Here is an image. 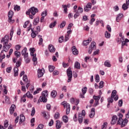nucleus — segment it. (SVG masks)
Returning <instances> with one entry per match:
<instances>
[{
  "mask_svg": "<svg viewBox=\"0 0 129 129\" xmlns=\"http://www.w3.org/2000/svg\"><path fill=\"white\" fill-rule=\"evenodd\" d=\"M22 56H24V58H28L29 57V53L27 52V47H25L21 52Z\"/></svg>",
  "mask_w": 129,
  "mask_h": 129,
  "instance_id": "nucleus-11",
  "label": "nucleus"
},
{
  "mask_svg": "<svg viewBox=\"0 0 129 129\" xmlns=\"http://www.w3.org/2000/svg\"><path fill=\"white\" fill-rule=\"evenodd\" d=\"M21 48H22V46L20 45H17L15 46V49L16 51H19V50H20Z\"/></svg>",
  "mask_w": 129,
  "mask_h": 129,
  "instance_id": "nucleus-55",
  "label": "nucleus"
},
{
  "mask_svg": "<svg viewBox=\"0 0 129 129\" xmlns=\"http://www.w3.org/2000/svg\"><path fill=\"white\" fill-rule=\"evenodd\" d=\"M117 92L116 90H114L112 91L111 95V97H109L108 98V102L109 103H112L113 102V99L114 100L116 101L117 100H118V96L116 95Z\"/></svg>",
  "mask_w": 129,
  "mask_h": 129,
  "instance_id": "nucleus-2",
  "label": "nucleus"
},
{
  "mask_svg": "<svg viewBox=\"0 0 129 129\" xmlns=\"http://www.w3.org/2000/svg\"><path fill=\"white\" fill-rule=\"evenodd\" d=\"M31 13V15L35 16L36 13H38V9L35 7H31L28 11L26 12V15H30Z\"/></svg>",
  "mask_w": 129,
  "mask_h": 129,
  "instance_id": "nucleus-5",
  "label": "nucleus"
},
{
  "mask_svg": "<svg viewBox=\"0 0 129 129\" xmlns=\"http://www.w3.org/2000/svg\"><path fill=\"white\" fill-rule=\"evenodd\" d=\"M15 55L16 57H17V58H19V57H21V52L16 51L15 52Z\"/></svg>",
  "mask_w": 129,
  "mask_h": 129,
  "instance_id": "nucleus-48",
  "label": "nucleus"
},
{
  "mask_svg": "<svg viewBox=\"0 0 129 129\" xmlns=\"http://www.w3.org/2000/svg\"><path fill=\"white\" fill-rule=\"evenodd\" d=\"M95 81L97 83L99 82V75H96L95 77Z\"/></svg>",
  "mask_w": 129,
  "mask_h": 129,
  "instance_id": "nucleus-54",
  "label": "nucleus"
},
{
  "mask_svg": "<svg viewBox=\"0 0 129 129\" xmlns=\"http://www.w3.org/2000/svg\"><path fill=\"white\" fill-rule=\"evenodd\" d=\"M14 11H17V12H19L20 10H21V7L18 5L14 6Z\"/></svg>",
  "mask_w": 129,
  "mask_h": 129,
  "instance_id": "nucleus-43",
  "label": "nucleus"
},
{
  "mask_svg": "<svg viewBox=\"0 0 129 129\" xmlns=\"http://www.w3.org/2000/svg\"><path fill=\"white\" fill-rule=\"evenodd\" d=\"M124 40V37H121L120 38H117L116 41L117 43H118L119 44H120L121 42H122V41H123Z\"/></svg>",
  "mask_w": 129,
  "mask_h": 129,
  "instance_id": "nucleus-40",
  "label": "nucleus"
},
{
  "mask_svg": "<svg viewBox=\"0 0 129 129\" xmlns=\"http://www.w3.org/2000/svg\"><path fill=\"white\" fill-rule=\"evenodd\" d=\"M61 105H63L64 107H66V114H69L70 112V104L67 103V102L63 101L61 103Z\"/></svg>",
  "mask_w": 129,
  "mask_h": 129,
  "instance_id": "nucleus-6",
  "label": "nucleus"
},
{
  "mask_svg": "<svg viewBox=\"0 0 129 129\" xmlns=\"http://www.w3.org/2000/svg\"><path fill=\"white\" fill-rule=\"evenodd\" d=\"M62 120L66 123L68 122V117L67 115H64L62 117Z\"/></svg>",
  "mask_w": 129,
  "mask_h": 129,
  "instance_id": "nucleus-38",
  "label": "nucleus"
},
{
  "mask_svg": "<svg viewBox=\"0 0 129 129\" xmlns=\"http://www.w3.org/2000/svg\"><path fill=\"white\" fill-rule=\"evenodd\" d=\"M67 75L68 77V82H71V80L72 79V71H71V69H69L67 71Z\"/></svg>",
  "mask_w": 129,
  "mask_h": 129,
  "instance_id": "nucleus-10",
  "label": "nucleus"
},
{
  "mask_svg": "<svg viewBox=\"0 0 129 129\" xmlns=\"http://www.w3.org/2000/svg\"><path fill=\"white\" fill-rule=\"evenodd\" d=\"M104 82L103 81H101L99 83V88L100 89L101 88H103V86H104Z\"/></svg>",
  "mask_w": 129,
  "mask_h": 129,
  "instance_id": "nucleus-47",
  "label": "nucleus"
},
{
  "mask_svg": "<svg viewBox=\"0 0 129 129\" xmlns=\"http://www.w3.org/2000/svg\"><path fill=\"white\" fill-rule=\"evenodd\" d=\"M122 9L123 11H126L128 9V6L126 4H123L122 6Z\"/></svg>",
  "mask_w": 129,
  "mask_h": 129,
  "instance_id": "nucleus-35",
  "label": "nucleus"
},
{
  "mask_svg": "<svg viewBox=\"0 0 129 129\" xmlns=\"http://www.w3.org/2000/svg\"><path fill=\"white\" fill-rule=\"evenodd\" d=\"M91 7H92V4L91 3H88L84 7L85 12H89L91 10Z\"/></svg>",
  "mask_w": 129,
  "mask_h": 129,
  "instance_id": "nucleus-12",
  "label": "nucleus"
},
{
  "mask_svg": "<svg viewBox=\"0 0 129 129\" xmlns=\"http://www.w3.org/2000/svg\"><path fill=\"white\" fill-rule=\"evenodd\" d=\"M122 43H121V48H123V46H127V43L129 42V40L127 39H125L124 41H122Z\"/></svg>",
  "mask_w": 129,
  "mask_h": 129,
  "instance_id": "nucleus-25",
  "label": "nucleus"
},
{
  "mask_svg": "<svg viewBox=\"0 0 129 129\" xmlns=\"http://www.w3.org/2000/svg\"><path fill=\"white\" fill-rule=\"evenodd\" d=\"M44 70H41V69H38L37 71V73H38V76L37 77L38 78H41L44 75Z\"/></svg>",
  "mask_w": 129,
  "mask_h": 129,
  "instance_id": "nucleus-13",
  "label": "nucleus"
},
{
  "mask_svg": "<svg viewBox=\"0 0 129 129\" xmlns=\"http://www.w3.org/2000/svg\"><path fill=\"white\" fill-rule=\"evenodd\" d=\"M95 22V19H94V18H92L91 19L90 21V25H93V22Z\"/></svg>",
  "mask_w": 129,
  "mask_h": 129,
  "instance_id": "nucleus-58",
  "label": "nucleus"
},
{
  "mask_svg": "<svg viewBox=\"0 0 129 129\" xmlns=\"http://www.w3.org/2000/svg\"><path fill=\"white\" fill-rule=\"evenodd\" d=\"M75 68L76 69H80V63L78 61L76 62L75 63Z\"/></svg>",
  "mask_w": 129,
  "mask_h": 129,
  "instance_id": "nucleus-34",
  "label": "nucleus"
},
{
  "mask_svg": "<svg viewBox=\"0 0 129 129\" xmlns=\"http://www.w3.org/2000/svg\"><path fill=\"white\" fill-rule=\"evenodd\" d=\"M55 26H56V21H54L53 23H52L50 24L49 28H50L51 29H53V28H54V27H55Z\"/></svg>",
  "mask_w": 129,
  "mask_h": 129,
  "instance_id": "nucleus-45",
  "label": "nucleus"
},
{
  "mask_svg": "<svg viewBox=\"0 0 129 129\" xmlns=\"http://www.w3.org/2000/svg\"><path fill=\"white\" fill-rule=\"evenodd\" d=\"M94 115H95V108H92L91 110V113L89 115V117L91 118H92Z\"/></svg>",
  "mask_w": 129,
  "mask_h": 129,
  "instance_id": "nucleus-22",
  "label": "nucleus"
},
{
  "mask_svg": "<svg viewBox=\"0 0 129 129\" xmlns=\"http://www.w3.org/2000/svg\"><path fill=\"white\" fill-rule=\"evenodd\" d=\"M63 40H64V37L61 36L59 38V40H58L59 43H62Z\"/></svg>",
  "mask_w": 129,
  "mask_h": 129,
  "instance_id": "nucleus-59",
  "label": "nucleus"
},
{
  "mask_svg": "<svg viewBox=\"0 0 129 129\" xmlns=\"http://www.w3.org/2000/svg\"><path fill=\"white\" fill-rule=\"evenodd\" d=\"M23 97H27V98H33V95L31 94V93L28 91L26 94L23 95Z\"/></svg>",
  "mask_w": 129,
  "mask_h": 129,
  "instance_id": "nucleus-18",
  "label": "nucleus"
},
{
  "mask_svg": "<svg viewBox=\"0 0 129 129\" xmlns=\"http://www.w3.org/2000/svg\"><path fill=\"white\" fill-rule=\"evenodd\" d=\"M13 17H14V12L10 11L8 13V22L11 24L15 23V20H13Z\"/></svg>",
  "mask_w": 129,
  "mask_h": 129,
  "instance_id": "nucleus-7",
  "label": "nucleus"
},
{
  "mask_svg": "<svg viewBox=\"0 0 129 129\" xmlns=\"http://www.w3.org/2000/svg\"><path fill=\"white\" fill-rule=\"evenodd\" d=\"M57 96V91L56 90H53L51 92V96L53 98H55Z\"/></svg>",
  "mask_w": 129,
  "mask_h": 129,
  "instance_id": "nucleus-30",
  "label": "nucleus"
},
{
  "mask_svg": "<svg viewBox=\"0 0 129 129\" xmlns=\"http://www.w3.org/2000/svg\"><path fill=\"white\" fill-rule=\"evenodd\" d=\"M91 41H92V39L91 38H89L88 40L84 41L83 42L84 46H87V45H88V44H89V43H90Z\"/></svg>",
  "mask_w": 129,
  "mask_h": 129,
  "instance_id": "nucleus-26",
  "label": "nucleus"
},
{
  "mask_svg": "<svg viewBox=\"0 0 129 129\" xmlns=\"http://www.w3.org/2000/svg\"><path fill=\"white\" fill-rule=\"evenodd\" d=\"M42 89L41 88H38L34 92L33 94L34 95H36V94H37V93H39L40 91H41Z\"/></svg>",
  "mask_w": 129,
  "mask_h": 129,
  "instance_id": "nucleus-49",
  "label": "nucleus"
},
{
  "mask_svg": "<svg viewBox=\"0 0 129 129\" xmlns=\"http://www.w3.org/2000/svg\"><path fill=\"white\" fill-rule=\"evenodd\" d=\"M3 87L4 88V93H5V94H7V93H8V90H7V86H6V85H4L3 86Z\"/></svg>",
  "mask_w": 129,
  "mask_h": 129,
  "instance_id": "nucleus-57",
  "label": "nucleus"
},
{
  "mask_svg": "<svg viewBox=\"0 0 129 129\" xmlns=\"http://www.w3.org/2000/svg\"><path fill=\"white\" fill-rule=\"evenodd\" d=\"M36 56H37V54L36 53H35L34 56H33V62H35L37 61V60H38V58H37V57H36Z\"/></svg>",
  "mask_w": 129,
  "mask_h": 129,
  "instance_id": "nucleus-60",
  "label": "nucleus"
},
{
  "mask_svg": "<svg viewBox=\"0 0 129 129\" xmlns=\"http://www.w3.org/2000/svg\"><path fill=\"white\" fill-rule=\"evenodd\" d=\"M47 14H48V11H47V10H45L42 13L41 16L42 17H46V16H47Z\"/></svg>",
  "mask_w": 129,
  "mask_h": 129,
  "instance_id": "nucleus-50",
  "label": "nucleus"
},
{
  "mask_svg": "<svg viewBox=\"0 0 129 129\" xmlns=\"http://www.w3.org/2000/svg\"><path fill=\"white\" fill-rule=\"evenodd\" d=\"M62 8H63V12L66 13V14H67V5H62Z\"/></svg>",
  "mask_w": 129,
  "mask_h": 129,
  "instance_id": "nucleus-52",
  "label": "nucleus"
},
{
  "mask_svg": "<svg viewBox=\"0 0 129 129\" xmlns=\"http://www.w3.org/2000/svg\"><path fill=\"white\" fill-rule=\"evenodd\" d=\"M15 108H16V105H12L10 108V111L11 114H13L14 113V111H15Z\"/></svg>",
  "mask_w": 129,
  "mask_h": 129,
  "instance_id": "nucleus-28",
  "label": "nucleus"
},
{
  "mask_svg": "<svg viewBox=\"0 0 129 129\" xmlns=\"http://www.w3.org/2000/svg\"><path fill=\"white\" fill-rule=\"evenodd\" d=\"M31 31H32V33H31V37L32 38H36V37L37 36V35H38V32L37 31H34V29L31 28Z\"/></svg>",
  "mask_w": 129,
  "mask_h": 129,
  "instance_id": "nucleus-20",
  "label": "nucleus"
},
{
  "mask_svg": "<svg viewBox=\"0 0 129 129\" xmlns=\"http://www.w3.org/2000/svg\"><path fill=\"white\" fill-rule=\"evenodd\" d=\"M95 49H96V43L94 41H93L92 42L89 48V54H91V53H92V50H95Z\"/></svg>",
  "mask_w": 129,
  "mask_h": 129,
  "instance_id": "nucleus-9",
  "label": "nucleus"
},
{
  "mask_svg": "<svg viewBox=\"0 0 129 129\" xmlns=\"http://www.w3.org/2000/svg\"><path fill=\"white\" fill-rule=\"evenodd\" d=\"M66 25V22L65 21H63L62 23H60L59 27L61 29H63V28L65 27Z\"/></svg>",
  "mask_w": 129,
  "mask_h": 129,
  "instance_id": "nucleus-46",
  "label": "nucleus"
},
{
  "mask_svg": "<svg viewBox=\"0 0 129 129\" xmlns=\"http://www.w3.org/2000/svg\"><path fill=\"white\" fill-rule=\"evenodd\" d=\"M118 116H119L118 120L117 121V124H119L121 125V127H123L126 125L127 122H128V120L127 119H122V114L120 113H118L117 114Z\"/></svg>",
  "mask_w": 129,
  "mask_h": 129,
  "instance_id": "nucleus-1",
  "label": "nucleus"
},
{
  "mask_svg": "<svg viewBox=\"0 0 129 129\" xmlns=\"http://www.w3.org/2000/svg\"><path fill=\"white\" fill-rule=\"evenodd\" d=\"M73 54L74 55H78V50H77V48H76V46H74L72 48Z\"/></svg>",
  "mask_w": 129,
  "mask_h": 129,
  "instance_id": "nucleus-17",
  "label": "nucleus"
},
{
  "mask_svg": "<svg viewBox=\"0 0 129 129\" xmlns=\"http://www.w3.org/2000/svg\"><path fill=\"white\" fill-rule=\"evenodd\" d=\"M104 36H105V38H106V39H109V38H110L111 37L110 33H108L107 31H106L105 32Z\"/></svg>",
  "mask_w": 129,
  "mask_h": 129,
  "instance_id": "nucleus-32",
  "label": "nucleus"
},
{
  "mask_svg": "<svg viewBox=\"0 0 129 129\" xmlns=\"http://www.w3.org/2000/svg\"><path fill=\"white\" fill-rule=\"evenodd\" d=\"M49 94L48 91L45 90L42 92V96L40 97L39 100L41 102H47V97H48Z\"/></svg>",
  "mask_w": 129,
  "mask_h": 129,
  "instance_id": "nucleus-3",
  "label": "nucleus"
},
{
  "mask_svg": "<svg viewBox=\"0 0 129 129\" xmlns=\"http://www.w3.org/2000/svg\"><path fill=\"white\" fill-rule=\"evenodd\" d=\"M48 69L49 72H53V71H54V70L55 69V67L53 66H49Z\"/></svg>",
  "mask_w": 129,
  "mask_h": 129,
  "instance_id": "nucleus-37",
  "label": "nucleus"
},
{
  "mask_svg": "<svg viewBox=\"0 0 129 129\" xmlns=\"http://www.w3.org/2000/svg\"><path fill=\"white\" fill-rule=\"evenodd\" d=\"M48 50L51 52L52 53V52H55V50H56L55 48H54V46L52 44H49L48 45Z\"/></svg>",
  "mask_w": 129,
  "mask_h": 129,
  "instance_id": "nucleus-23",
  "label": "nucleus"
},
{
  "mask_svg": "<svg viewBox=\"0 0 129 129\" xmlns=\"http://www.w3.org/2000/svg\"><path fill=\"white\" fill-rule=\"evenodd\" d=\"M116 120H117V116L116 115H114L111 121V124H115L116 123Z\"/></svg>",
  "mask_w": 129,
  "mask_h": 129,
  "instance_id": "nucleus-16",
  "label": "nucleus"
},
{
  "mask_svg": "<svg viewBox=\"0 0 129 129\" xmlns=\"http://www.w3.org/2000/svg\"><path fill=\"white\" fill-rule=\"evenodd\" d=\"M60 115V114L58 112L56 113L55 114H54V118L55 119H58L59 118V116Z\"/></svg>",
  "mask_w": 129,
  "mask_h": 129,
  "instance_id": "nucleus-53",
  "label": "nucleus"
},
{
  "mask_svg": "<svg viewBox=\"0 0 129 129\" xmlns=\"http://www.w3.org/2000/svg\"><path fill=\"white\" fill-rule=\"evenodd\" d=\"M9 51V49L7 48V46L3 45V50L1 51V53L3 54L4 52H8Z\"/></svg>",
  "mask_w": 129,
  "mask_h": 129,
  "instance_id": "nucleus-39",
  "label": "nucleus"
},
{
  "mask_svg": "<svg viewBox=\"0 0 129 129\" xmlns=\"http://www.w3.org/2000/svg\"><path fill=\"white\" fill-rule=\"evenodd\" d=\"M78 121L79 123H82V122L83 121V117L81 113L79 114Z\"/></svg>",
  "mask_w": 129,
  "mask_h": 129,
  "instance_id": "nucleus-29",
  "label": "nucleus"
},
{
  "mask_svg": "<svg viewBox=\"0 0 129 129\" xmlns=\"http://www.w3.org/2000/svg\"><path fill=\"white\" fill-rule=\"evenodd\" d=\"M74 13H76V14L74 16V19H77L79 16H80V14L78 13V12H77V10H74Z\"/></svg>",
  "mask_w": 129,
  "mask_h": 129,
  "instance_id": "nucleus-33",
  "label": "nucleus"
},
{
  "mask_svg": "<svg viewBox=\"0 0 129 129\" xmlns=\"http://www.w3.org/2000/svg\"><path fill=\"white\" fill-rule=\"evenodd\" d=\"M101 97V96L100 95L93 96V98L95 100V101H96L95 106H96V105H98V102L99 101V99H100Z\"/></svg>",
  "mask_w": 129,
  "mask_h": 129,
  "instance_id": "nucleus-14",
  "label": "nucleus"
},
{
  "mask_svg": "<svg viewBox=\"0 0 129 129\" xmlns=\"http://www.w3.org/2000/svg\"><path fill=\"white\" fill-rule=\"evenodd\" d=\"M76 101V105H78L79 104V99H74V98H72L70 99V102L72 104L74 103V102Z\"/></svg>",
  "mask_w": 129,
  "mask_h": 129,
  "instance_id": "nucleus-19",
  "label": "nucleus"
},
{
  "mask_svg": "<svg viewBox=\"0 0 129 129\" xmlns=\"http://www.w3.org/2000/svg\"><path fill=\"white\" fill-rule=\"evenodd\" d=\"M30 51L31 56H32V57H34V55H35V54H34V52H35V48H31L30 49Z\"/></svg>",
  "mask_w": 129,
  "mask_h": 129,
  "instance_id": "nucleus-36",
  "label": "nucleus"
},
{
  "mask_svg": "<svg viewBox=\"0 0 129 129\" xmlns=\"http://www.w3.org/2000/svg\"><path fill=\"white\" fill-rule=\"evenodd\" d=\"M68 40H69V34H67L64 37V41L66 42H67V41H68Z\"/></svg>",
  "mask_w": 129,
  "mask_h": 129,
  "instance_id": "nucleus-62",
  "label": "nucleus"
},
{
  "mask_svg": "<svg viewBox=\"0 0 129 129\" xmlns=\"http://www.w3.org/2000/svg\"><path fill=\"white\" fill-rule=\"evenodd\" d=\"M9 40H10V36L8 35H6L1 40V43H3V46L7 47V45L9 43Z\"/></svg>",
  "mask_w": 129,
  "mask_h": 129,
  "instance_id": "nucleus-8",
  "label": "nucleus"
},
{
  "mask_svg": "<svg viewBox=\"0 0 129 129\" xmlns=\"http://www.w3.org/2000/svg\"><path fill=\"white\" fill-rule=\"evenodd\" d=\"M77 13L79 14H82L83 13V9L81 7H79L78 9V11L77 10Z\"/></svg>",
  "mask_w": 129,
  "mask_h": 129,
  "instance_id": "nucleus-41",
  "label": "nucleus"
},
{
  "mask_svg": "<svg viewBox=\"0 0 129 129\" xmlns=\"http://www.w3.org/2000/svg\"><path fill=\"white\" fill-rule=\"evenodd\" d=\"M123 17V14L120 13L117 15V17L116 18V21L117 23H119V21L122 19Z\"/></svg>",
  "mask_w": 129,
  "mask_h": 129,
  "instance_id": "nucleus-15",
  "label": "nucleus"
},
{
  "mask_svg": "<svg viewBox=\"0 0 129 129\" xmlns=\"http://www.w3.org/2000/svg\"><path fill=\"white\" fill-rule=\"evenodd\" d=\"M107 30L110 32L111 33V27H110V26L109 25H107Z\"/></svg>",
  "mask_w": 129,
  "mask_h": 129,
  "instance_id": "nucleus-61",
  "label": "nucleus"
},
{
  "mask_svg": "<svg viewBox=\"0 0 129 129\" xmlns=\"http://www.w3.org/2000/svg\"><path fill=\"white\" fill-rule=\"evenodd\" d=\"M105 67H111V64H110V61L108 60H105L104 63Z\"/></svg>",
  "mask_w": 129,
  "mask_h": 129,
  "instance_id": "nucleus-27",
  "label": "nucleus"
},
{
  "mask_svg": "<svg viewBox=\"0 0 129 129\" xmlns=\"http://www.w3.org/2000/svg\"><path fill=\"white\" fill-rule=\"evenodd\" d=\"M35 113H36V110H35V107H32L31 115V116H34L35 115Z\"/></svg>",
  "mask_w": 129,
  "mask_h": 129,
  "instance_id": "nucleus-42",
  "label": "nucleus"
},
{
  "mask_svg": "<svg viewBox=\"0 0 129 129\" xmlns=\"http://www.w3.org/2000/svg\"><path fill=\"white\" fill-rule=\"evenodd\" d=\"M82 93H83V94H85L86 92H87V87H85L83 88L82 89Z\"/></svg>",
  "mask_w": 129,
  "mask_h": 129,
  "instance_id": "nucleus-44",
  "label": "nucleus"
},
{
  "mask_svg": "<svg viewBox=\"0 0 129 129\" xmlns=\"http://www.w3.org/2000/svg\"><path fill=\"white\" fill-rule=\"evenodd\" d=\"M39 22H40V18L37 17L36 19L34 20L33 25L34 26H37V25L38 24V23H39Z\"/></svg>",
  "mask_w": 129,
  "mask_h": 129,
  "instance_id": "nucleus-31",
  "label": "nucleus"
},
{
  "mask_svg": "<svg viewBox=\"0 0 129 129\" xmlns=\"http://www.w3.org/2000/svg\"><path fill=\"white\" fill-rule=\"evenodd\" d=\"M23 80L24 82H27L28 81V77L27 75H24L23 77Z\"/></svg>",
  "mask_w": 129,
  "mask_h": 129,
  "instance_id": "nucleus-51",
  "label": "nucleus"
},
{
  "mask_svg": "<svg viewBox=\"0 0 129 129\" xmlns=\"http://www.w3.org/2000/svg\"><path fill=\"white\" fill-rule=\"evenodd\" d=\"M62 126V122L60 121V120H56V129H60Z\"/></svg>",
  "mask_w": 129,
  "mask_h": 129,
  "instance_id": "nucleus-21",
  "label": "nucleus"
},
{
  "mask_svg": "<svg viewBox=\"0 0 129 129\" xmlns=\"http://www.w3.org/2000/svg\"><path fill=\"white\" fill-rule=\"evenodd\" d=\"M11 71H12V67L7 68L6 72H7V73H11Z\"/></svg>",
  "mask_w": 129,
  "mask_h": 129,
  "instance_id": "nucleus-56",
  "label": "nucleus"
},
{
  "mask_svg": "<svg viewBox=\"0 0 129 129\" xmlns=\"http://www.w3.org/2000/svg\"><path fill=\"white\" fill-rule=\"evenodd\" d=\"M44 127V125L42 124H40L36 129H41Z\"/></svg>",
  "mask_w": 129,
  "mask_h": 129,
  "instance_id": "nucleus-64",
  "label": "nucleus"
},
{
  "mask_svg": "<svg viewBox=\"0 0 129 129\" xmlns=\"http://www.w3.org/2000/svg\"><path fill=\"white\" fill-rule=\"evenodd\" d=\"M31 126H34V122H35V118H32L31 119Z\"/></svg>",
  "mask_w": 129,
  "mask_h": 129,
  "instance_id": "nucleus-63",
  "label": "nucleus"
},
{
  "mask_svg": "<svg viewBox=\"0 0 129 129\" xmlns=\"http://www.w3.org/2000/svg\"><path fill=\"white\" fill-rule=\"evenodd\" d=\"M25 119H26V118L23 114H21L20 115V119H19V123L21 124L22 122H24L25 121Z\"/></svg>",
  "mask_w": 129,
  "mask_h": 129,
  "instance_id": "nucleus-24",
  "label": "nucleus"
},
{
  "mask_svg": "<svg viewBox=\"0 0 129 129\" xmlns=\"http://www.w3.org/2000/svg\"><path fill=\"white\" fill-rule=\"evenodd\" d=\"M21 61H17L16 62V67H14V73L15 77L18 76L19 75V69L18 68L21 66Z\"/></svg>",
  "mask_w": 129,
  "mask_h": 129,
  "instance_id": "nucleus-4",
  "label": "nucleus"
}]
</instances>
